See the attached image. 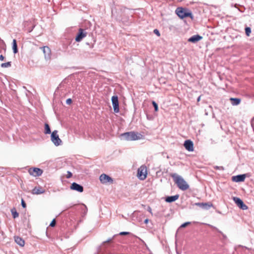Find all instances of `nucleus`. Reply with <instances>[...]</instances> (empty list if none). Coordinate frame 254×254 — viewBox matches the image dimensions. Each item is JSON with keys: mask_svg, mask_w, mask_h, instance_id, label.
Returning a JSON list of instances; mask_svg holds the SVG:
<instances>
[{"mask_svg": "<svg viewBox=\"0 0 254 254\" xmlns=\"http://www.w3.org/2000/svg\"><path fill=\"white\" fill-rule=\"evenodd\" d=\"M170 176L173 179L174 182L181 190L184 191L189 188V185L181 176L176 173H171Z\"/></svg>", "mask_w": 254, "mask_h": 254, "instance_id": "obj_1", "label": "nucleus"}, {"mask_svg": "<svg viewBox=\"0 0 254 254\" xmlns=\"http://www.w3.org/2000/svg\"><path fill=\"white\" fill-rule=\"evenodd\" d=\"M142 135L134 131H129L122 133L120 135L121 139L132 141L136 140L141 138Z\"/></svg>", "mask_w": 254, "mask_h": 254, "instance_id": "obj_2", "label": "nucleus"}, {"mask_svg": "<svg viewBox=\"0 0 254 254\" xmlns=\"http://www.w3.org/2000/svg\"><path fill=\"white\" fill-rule=\"evenodd\" d=\"M176 12L177 15L181 19L185 17H190L191 19L193 18L192 12L187 8L182 7H178L176 10Z\"/></svg>", "mask_w": 254, "mask_h": 254, "instance_id": "obj_3", "label": "nucleus"}, {"mask_svg": "<svg viewBox=\"0 0 254 254\" xmlns=\"http://www.w3.org/2000/svg\"><path fill=\"white\" fill-rule=\"evenodd\" d=\"M51 141L55 145L58 146L62 144V141L60 138L59 135L58 134V131L57 130H54L51 133Z\"/></svg>", "mask_w": 254, "mask_h": 254, "instance_id": "obj_4", "label": "nucleus"}, {"mask_svg": "<svg viewBox=\"0 0 254 254\" xmlns=\"http://www.w3.org/2000/svg\"><path fill=\"white\" fill-rule=\"evenodd\" d=\"M147 174V169L146 166L142 165L138 169L137 177L140 180H145L146 178Z\"/></svg>", "mask_w": 254, "mask_h": 254, "instance_id": "obj_5", "label": "nucleus"}, {"mask_svg": "<svg viewBox=\"0 0 254 254\" xmlns=\"http://www.w3.org/2000/svg\"><path fill=\"white\" fill-rule=\"evenodd\" d=\"M28 172L31 176L39 177L42 175L43 171L40 168L34 167L30 168L28 170Z\"/></svg>", "mask_w": 254, "mask_h": 254, "instance_id": "obj_6", "label": "nucleus"}, {"mask_svg": "<svg viewBox=\"0 0 254 254\" xmlns=\"http://www.w3.org/2000/svg\"><path fill=\"white\" fill-rule=\"evenodd\" d=\"M233 200L237 206L242 210H247L248 207L244 203L243 200L239 197H234Z\"/></svg>", "mask_w": 254, "mask_h": 254, "instance_id": "obj_7", "label": "nucleus"}, {"mask_svg": "<svg viewBox=\"0 0 254 254\" xmlns=\"http://www.w3.org/2000/svg\"><path fill=\"white\" fill-rule=\"evenodd\" d=\"M100 181L102 184H106L107 183H110V184H112L113 182V179L110 177L109 176L103 174L100 176Z\"/></svg>", "mask_w": 254, "mask_h": 254, "instance_id": "obj_8", "label": "nucleus"}, {"mask_svg": "<svg viewBox=\"0 0 254 254\" xmlns=\"http://www.w3.org/2000/svg\"><path fill=\"white\" fill-rule=\"evenodd\" d=\"M112 102L113 107L114 111L115 113L119 112V100L117 96H113L112 97Z\"/></svg>", "mask_w": 254, "mask_h": 254, "instance_id": "obj_9", "label": "nucleus"}, {"mask_svg": "<svg viewBox=\"0 0 254 254\" xmlns=\"http://www.w3.org/2000/svg\"><path fill=\"white\" fill-rule=\"evenodd\" d=\"M70 189L72 190H76L79 192H82L83 191V187L75 182H73L71 184V186H70Z\"/></svg>", "mask_w": 254, "mask_h": 254, "instance_id": "obj_10", "label": "nucleus"}, {"mask_svg": "<svg viewBox=\"0 0 254 254\" xmlns=\"http://www.w3.org/2000/svg\"><path fill=\"white\" fill-rule=\"evenodd\" d=\"M87 33L81 28L79 29V32L76 36L75 41L76 42H80L84 37L86 36Z\"/></svg>", "mask_w": 254, "mask_h": 254, "instance_id": "obj_11", "label": "nucleus"}, {"mask_svg": "<svg viewBox=\"0 0 254 254\" xmlns=\"http://www.w3.org/2000/svg\"><path fill=\"white\" fill-rule=\"evenodd\" d=\"M184 145L185 148L189 151L193 150V143L190 140H187L185 141Z\"/></svg>", "mask_w": 254, "mask_h": 254, "instance_id": "obj_12", "label": "nucleus"}, {"mask_svg": "<svg viewBox=\"0 0 254 254\" xmlns=\"http://www.w3.org/2000/svg\"><path fill=\"white\" fill-rule=\"evenodd\" d=\"M246 174L238 175L232 177V181L235 182H242L245 181Z\"/></svg>", "mask_w": 254, "mask_h": 254, "instance_id": "obj_13", "label": "nucleus"}, {"mask_svg": "<svg viewBox=\"0 0 254 254\" xmlns=\"http://www.w3.org/2000/svg\"><path fill=\"white\" fill-rule=\"evenodd\" d=\"M43 52L45 55L46 59H49L50 58L51 50L48 46H44L42 48Z\"/></svg>", "mask_w": 254, "mask_h": 254, "instance_id": "obj_14", "label": "nucleus"}, {"mask_svg": "<svg viewBox=\"0 0 254 254\" xmlns=\"http://www.w3.org/2000/svg\"><path fill=\"white\" fill-rule=\"evenodd\" d=\"M202 39V37L199 35H194L190 38L188 40L189 42L195 43L201 39Z\"/></svg>", "mask_w": 254, "mask_h": 254, "instance_id": "obj_15", "label": "nucleus"}, {"mask_svg": "<svg viewBox=\"0 0 254 254\" xmlns=\"http://www.w3.org/2000/svg\"><path fill=\"white\" fill-rule=\"evenodd\" d=\"M179 197V194H176L172 196H169L166 197L165 201L167 202H173L177 200Z\"/></svg>", "mask_w": 254, "mask_h": 254, "instance_id": "obj_16", "label": "nucleus"}, {"mask_svg": "<svg viewBox=\"0 0 254 254\" xmlns=\"http://www.w3.org/2000/svg\"><path fill=\"white\" fill-rule=\"evenodd\" d=\"M45 190L40 187H35L32 190V193L33 194H40L43 193Z\"/></svg>", "mask_w": 254, "mask_h": 254, "instance_id": "obj_17", "label": "nucleus"}, {"mask_svg": "<svg viewBox=\"0 0 254 254\" xmlns=\"http://www.w3.org/2000/svg\"><path fill=\"white\" fill-rule=\"evenodd\" d=\"M195 205L206 209H208L212 206V204L210 203H196Z\"/></svg>", "mask_w": 254, "mask_h": 254, "instance_id": "obj_18", "label": "nucleus"}, {"mask_svg": "<svg viewBox=\"0 0 254 254\" xmlns=\"http://www.w3.org/2000/svg\"><path fill=\"white\" fill-rule=\"evenodd\" d=\"M14 240L15 243L19 245L20 246L23 247L24 246L25 242L24 240L22 239L21 238L18 237V236H15L14 237Z\"/></svg>", "mask_w": 254, "mask_h": 254, "instance_id": "obj_19", "label": "nucleus"}, {"mask_svg": "<svg viewBox=\"0 0 254 254\" xmlns=\"http://www.w3.org/2000/svg\"><path fill=\"white\" fill-rule=\"evenodd\" d=\"M230 100L231 102V104L233 106L238 105L241 102V99L237 98H231Z\"/></svg>", "mask_w": 254, "mask_h": 254, "instance_id": "obj_20", "label": "nucleus"}, {"mask_svg": "<svg viewBox=\"0 0 254 254\" xmlns=\"http://www.w3.org/2000/svg\"><path fill=\"white\" fill-rule=\"evenodd\" d=\"M12 50L14 54L18 53L17 45L16 40L15 39H13L12 41Z\"/></svg>", "mask_w": 254, "mask_h": 254, "instance_id": "obj_21", "label": "nucleus"}, {"mask_svg": "<svg viewBox=\"0 0 254 254\" xmlns=\"http://www.w3.org/2000/svg\"><path fill=\"white\" fill-rule=\"evenodd\" d=\"M44 133L45 134H50V133H51V131L50 127L49 125L48 124H47V123H46L45 124Z\"/></svg>", "mask_w": 254, "mask_h": 254, "instance_id": "obj_22", "label": "nucleus"}, {"mask_svg": "<svg viewBox=\"0 0 254 254\" xmlns=\"http://www.w3.org/2000/svg\"><path fill=\"white\" fill-rule=\"evenodd\" d=\"M11 62H8L7 63H2L1 64L0 66L2 68H6L11 66Z\"/></svg>", "mask_w": 254, "mask_h": 254, "instance_id": "obj_23", "label": "nucleus"}, {"mask_svg": "<svg viewBox=\"0 0 254 254\" xmlns=\"http://www.w3.org/2000/svg\"><path fill=\"white\" fill-rule=\"evenodd\" d=\"M11 214L12 215V216L14 218H16L18 217L19 214L15 210V209H11Z\"/></svg>", "mask_w": 254, "mask_h": 254, "instance_id": "obj_24", "label": "nucleus"}, {"mask_svg": "<svg viewBox=\"0 0 254 254\" xmlns=\"http://www.w3.org/2000/svg\"><path fill=\"white\" fill-rule=\"evenodd\" d=\"M245 32L247 36H249L250 33H251V29L250 27H247L245 28Z\"/></svg>", "mask_w": 254, "mask_h": 254, "instance_id": "obj_25", "label": "nucleus"}, {"mask_svg": "<svg viewBox=\"0 0 254 254\" xmlns=\"http://www.w3.org/2000/svg\"><path fill=\"white\" fill-rule=\"evenodd\" d=\"M152 105L154 108V110L156 112H157L158 111V106L157 104L155 101H152Z\"/></svg>", "mask_w": 254, "mask_h": 254, "instance_id": "obj_26", "label": "nucleus"}, {"mask_svg": "<svg viewBox=\"0 0 254 254\" xmlns=\"http://www.w3.org/2000/svg\"><path fill=\"white\" fill-rule=\"evenodd\" d=\"M214 169L216 170H222L223 171L224 170V168L223 166H215L213 167Z\"/></svg>", "mask_w": 254, "mask_h": 254, "instance_id": "obj_27", "label": "nucleus"}, {"mask_svg": "<svg viewBox=\"0 0 254 254\" xmlns=\"http://www.w3.org/2000/svg\"><path fill=\"white\" fill-rule=\"evenodd\" d=\"M134 237H135L136 238L138 239L139 241H140L141 242V243L146 247H147V246L146 245V244L145 243V242L142 240L141 238H140L139 237L136 236H134Z\"/></svg>", "mask_w": 254, "mask_h": 254, "instance_id": "obj_28", "label": "nucleus"}, {"mask_svg": "<svg viewBox=\"0 0 254 254\" xmlns=\"http://www.w3.org/2000/svg\"><path fill=\"white\" fill-rule=\"evenodd\" d=\"M56 220L55 219H54L52 222H51L50 224V226L52 227H53L54 226H55L56 225Z\"/></svg>", "mask_w": 254, "mask_h": 254, "instance_id": "obj_29", "label": "nucleus"}, {"mask_svg": "<svg viewBox=\"0 0 254 254\" xmlns=\"http://www.w3.org/2000/svg\"><path fill=\"white\" fill-rule=\"evenodd\" d=\"M130 234V233L128 232H121L120 233L119 235H121V236H124V235H129Z\"/></svg>", "mask_w": 254, "mask_h": 254, "instance_id": "obj_30", "label": "nucleus"}, {"mask_svg": "<svg viewBox=\"0 0 254 254\" xmlns=\"http://www.w3.org/2000/svg\"><path fill=\"white\" fill-rule=\"evenodd\" d=\"M190 224V222H185V223H183V224H182L181 226H180V227L181 228H185Z\"/></svg>", "mask_w": 254, "mask_h": 254, "instance_id": "obj_31", "label": "nucleus"}, {"mask_svg": "<svg viewBox=\"0 0 254 254\" xmlns=\"http://www.w3.org/2000/svg\"><path fill=\"white\" fill-rule=\"evenodd\" d=\"M154 33L156 34L158 36H160V32L158 30H157V29H155L153 31Z\"/></svg>", "mask_w": 254, "mask_h": 254, "instance_id": "obj_32", "label": "nucleus"}, {"mask_svg": "<svg viewBox=\"0 0 254 254\" xmlns=\"http://www.w3.org/2000/svg\"><path fill=\"white\" fill-rule=\"evenodd\" d=\"M21 205L23 208H25L26 207V203L25 202L23 199H21Z\"/></svg>", "mask_w": 254, "mask_h": 254, "instance_id": "obj_33", "label": "nucleus"}, {"mask_svg": "<svg viewBox=\"0 0 254 254\" xmlns=\"http://www.w3.org/2000/svg\"><path fill=\"white\" fill-rule=\"evenodd\" d=\"M67 176H66V178H70L72 177V173L70 172V171H67Z\"/></svg>", "mask_w": 254, "mask_h": 254, "instance_id": "obj_34", "label": "nucleus"}, {"mask_svg": "<svg viewBox=\"0 0 254 254\" xmlns=\"http://www.w3.org/2000/svg\"><path fill=\"white\" fill-rule=\"evenodd\" d=\"M72 102V100L70 98H68L66 100V103L68 105L70 104Z\"/></svg>", "mask_w": 254, "mask_h": 254, "instance_id": "obj_35", "label": "nucleus"}, {"mask_svg": "<svg viewBox=\"0 0 254 254\" xmlns=\"http://www.w3.org/2000/svg\"><path fill=\"white\" fill-rule=\"evenodd\" d=\"M113 238H109L107 241H104L103 243H109L112 240Z\"/></svg>", "mask_w": 254, "mask_h": 254, "instance_id": "obj_36", "label": "nucleus"}, {"mask_svg": "<svg viewBox=\"0 0 254 254\" xmlns=\"http://www.w3.org/2000/svg\"><path fill=\"white\" fill-rule=\"evenodd\" d=\"M4 60V57L3 55H1L0 56V61H3Z\"/></svg>", "mask_w": 254, "mask_h": 254, "instance_id": "obj_37", "label": "nucleus"}, {"mask_svg": "<svg viewBox=\"0 0 254 254\" xmlns=\"http://www.w3.org/2000/svg\"><path fill=\"white\" fill-rule=\"evenodd\" d=\"M147 210L152 214V209L150 207H148Z\"/></svg>", "mask_w": 254, "mask_h": 254, "instance_id": "obj_38", "label": "nucleus"}, {"mask_svg": "<svg viewBox=\"0 0 254 254\" xmlns=\"http://www.w3.org/2000/svg\"><path fill=\"white\" fill-rule=\"evenodd\" d=\"M214 228L218 232L221 233V234H222V232L221 231H220V230H219L216 227H214Z\"/></svg>", "mask_w": 254, "mask_h": 254, "instance_id": "obj_39", "label": "nucleus"}, {"mask_svg": "<svg viewBox=\"0 0 254 254\" xmlns=\"http://www.w3.org/2000/svg\"><path fill=\"white\" fill-rule=\"evenodd\" d=\"M148 221H149V219H146L144 220V223H145V224H147V223H148Z\"/></svg>", "mask_w": 254, "mask_h": 254, "instance_id": "obj_40", "label": "nucleus"}, {"mask_svg": "<svg viewBox=\"0 0 254 254\" xmlns=\"http://www.w3.org/2000/svg\"><path fill=\"white\" fill-rule=\"evenodd\" d=\"M200 96L198 97V98H197V101H199L200 100Z\"/></svg>", "mask_w": 254, "mask_h": 254, "instance_id": "obj_41", "label": "nucleus"}, {"mask_svg": "<svg viewBox=\"0 0 254 254\" xmlns=\"http://www.w3.org/2000/svg\"><path fill=\"white\" fill-rule=\"evenodd\" d=\"M84 206H85V209H86V210H87V208L86 206V205H84Z\"/></svg>", "mask_w": 254, "mask_h": 254, "instance_id": "obj_42", "label": "nucleus"}]
</instances>
